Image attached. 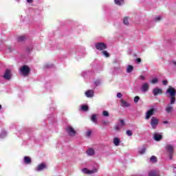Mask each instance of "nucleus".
Wrapping results in <instances>:
<instances>
[{"label": "nucleus", "instance_id": "nucleus-5", "mask_svg": "<svg viewBox=\"0 0 176 176\" xmlns=\"http://www.w3.org/2000/svg\"><path fill=\"white\" fill-rule=\"evenodd\" d=\"M166 94H169L170 97H175L176 91L173 87H169L166 90Z\"/></svg>", "mask_w": 176, "mask_h": 176}, {"label": "nucleus", "instance_id": "nucleus-15", "mask_svg": "<svg viewBox=\"0 0 176 176\" xmlns=\"http://www.w3.org/2000/svg\"><path fill=\"white\" fill-rule=\"evenodd\" d=\"M121 107H123V108H129L130 107V103L127 102L124 100L122 99L121 101Z\"/></svg>", "mask_w": 176, "mask_h": 176}, {"label": "nucleus", "instance_id": "nucleus-37", "mask_svg": "<svg viewBox=\"0 0 176 176\" xmlns=\"http://www.w3.org/2000/svg\"><path fill=\"white\" fill-rule=\"evenodd\" d=\"M140 101V96H135L134 98V102H138Z\"/></svg>", "mask_w": 176, "mask_h": 176}, {"label": "nucleus", "instance_id": "nucleus-9", "mask_svg": "<svg viewBox=\"0 0 176 176\" xmlns=\"http://www.w3.org/2000/svg\"><path fill=\"white\" fill-rule=\"evenodd\" d=\"M140 89L143 93H146L148 90H149V84L148 82H144L142 85Z\"/></svg>", "mask_w": 176, "mask_h": 176}, {"label": "nucleus", "instance_id": "nucleus-34", "mask_svg": "<svg viewBox=\"0 0 176 176\" xmlns=\"http://www.w3.org/2000/svg\"><path fill=\"white\" fill-rule=\"evenodd\" d=\"M126 134L129 135V137H131V135H133V132L130 130H127L126 131Z\"/></svg>", "mask_w": 176, "mask_h": 176}, {"label": "nucleus", "instance_id": "nucleus-32", "mask_svg": "<svg viewBox=\"0 0 176 176\" xmlns=\"http://www.w3.org/2000/svg\"><path fill=\"white\" fill-rule=\"evenodd\" d=\"M170 104H175V96H170Z\"/></svg>", "mask_w": 176, "mask_h": 176}, {"label": "nucleus", "instance_id": "nucleus-50", "mask_svg": "<svg viewBox=\"0 0 176 176\" xmlns=\"http://www.w3.org/2000/svg\"><path fill=\"white\" fill-rule=\"evenodd\" d=\"M2 109V105L0 104V110Z\"/></svg>", "mask_w": 176, "mask_h": 176}, {"label": "nucleus", "instance_id": "nucleus-7", "mask_svg": "<svg viewBox=\"0 0 176 176\" xmlns=\"http://www.w3.org/2000/svg\"><path fill=\"white\" fill-rule=\"evenodd\" d=\"M155 113V109H151L148 110L146 113V117L145 119L146 120L151 119V116H153V114Z\"/></svg>", "mask_w": 176, "mask_h": 176}, {"label": "nucleus", "instance_id": "nucleus-18", "mask_svg": "<svg viewBox=\"0 0 176 176\" xmlns=\"http://www.w3.org/2000/svg\"><path fill=\"white\" fill-rule=\"evenodd\" d=\"M32 160L31 157H28V156H25L23 158V162L25 163V164H31L32 163Z\"/></svg>", "mask_w": 176, "mask_h": 176}, {"label": "nucleus", "instance_id": "nucleus-44", "mask_svg": "<svg viewBox=\"0 0 176 176\" xmlns=\"http://www.w3.org/2000/svg\"><path fill=\"white\" fill-rule=\"evenodd\" d=\"M45 67L46 68H52V67H53V65H46Z\"/></svg>", "mask_w": 176, "mask_h": 176}, {"label": "nucleus", "instance_id": "nucleus-36", "mask_svg": "<svg viewBox=\"0 0 176 176\" xmlns=\"http://www.w3.org/2000/svg\"><path fill=\"white\" fill-rule=\"evenodd\" d=\"M102 115L103 116H109V113L107 111H103Z\"/></svg>", "mask_w": 176, "mask_h": 176}, {"label": "nucleus", "instance_id": "nucleus-1", "mask_svg": "<svg viewBox=\"0 0 176 176\" xmlns=\"http://www.w3.org/2000/svg\"><path fill=\"white\" fill-rule=\"evenodd\" d=\"M166 152L169 156L170 160H173V156L174 155V146L168 144L166 146Z\"/></svg>", "mask_w": 176, "mask_h": 176}, {"label": "nucleus", "instance_id": "nucleus-35", "mask_svg": "<svg viewBox=\"0 0 176 176\" xmlns=\"http://www.w3.org/2000/svg\"><path fill=\"white\" fill-rule=\"evenodd\" d=\"M102 53L104 54V56H105V57H109V53H108L107 51H102Z\"/></svg>", "mask_w": 176, "mask_h": 176}, {"label": "nucleus", "instance_id": "nucleus-31", "mask_svg": "<svg viewBox=\"0 0 176 176\" xmlns=\"http://www.w3.org/2000/svg\"><path fill=\"white\" fill-rule=\"evenodd\" d=\"M123 23L125 25H129V18L125 17L123 20Z\"/></svg>", "mask_w": 176, "mask_h": 176}, {"label": "nucleus", "instance_id": "nucleus-29", "mask_svg": "<svg viewBox=\"0 0 176 176\" xmlns=\"http://www.w3.org/2000/svg\"><path fill=\"white\" fill-rule=\"evenodd\" d=\"M166 111L168 113H170V112H171V111H173V107L171 106H168L166 109Z\"/></svg>", "mask_w": 176, "mask_h": 176}, {"label": "nucleus", "instance_id": "nucleus-30", "mask_svg": "<svg viewBox=\"0 0 176 176\" xmlns=\"http://www.w3.org/2000/svg\"><path fill=\"white\" fill-rule=\"evenodd\" d=\"M101 123L102 126H108V124H109V122L104 120L101 121Z\"/></svg>", "mask_w": 176, "mask_h": 176}, {"label": "nucleus", "instance_id": "nucleus-23", "mask_svg": "<svg viewBox=\"0 0 176 176\" xmlns=\"http://www.w3.org/2000/svg\"><path fill=\"white\" fill-rule=\"evenodd\" d=\"M133 69H134V67H133V65H128V67L126 68L127 74H130V73L133 72Z\"/></svg>", "mask_w": 176, "mask_h": 176}, {"label": "nucleus", "instance_id": "nucleus-19", "mask_svg": "<svg viewBox=\"0 0 176 176\" xmlns=\"http://www.w3.org/2000/svg\"><path fill=\"white\" fill-rule=\"evenodd\" d=\"M80 108L82 112H87V111H89V106H87V104H82Z\"/></svg>", "mask_w": 176, "mask_h": 176}, {"label": "nucleus", "instance_id": "nucleus-51", "mask_svg": "<svg viewBox=\"0 0 176 176\" xmlns=\"http://www.w3.org/2000/svg\"><path fill=\"white\" fill-rule=\"evenodd\" d=\"M115 69H119V68H115Z\"/></svg>", "mask_w": 176, "mask_h": 176}, {"label": "nucleus", "instance_id": "nucleus-21", "mask_svg": "<svg viewBox=\"0 0 176 176\" xmlns=\"http://www.w3.org/2000/svg\"><path fill=\"white\" fill-rule=\"evenodd\" d=\"M113 144L116 145V146H119V144H120V139L118 138H115L113 139Z\"/></svg>", "mask_w": 176, "mask_h": 176}, {"label": "nucleus", "instance_id": "nucleus-22", "mask_svg": "<svg viewBox=\"0 0 176 176\" xmlns=\"http://www.w3.org/2000/svg\"><path fill=\"white\" fill-rule=\"evenodd\" d=\"M114 2L116 5H118V6L124 4V0H114Z\"/></svg>", "mask_w": 176, "mask_h": 176}, {"label": "nucleus", "instance_id": "nucleus-17", "mask_svg": "<svg viewBox=\"0 0 176 176\" xmlns=\"http://www.w3.org/2000/svg\"><path fill=\"white\" fill-rule=\"evenodd\" d=\"M46 168V164L45 163H41L36 168V171H42V170H45Z\"/></svg>", "mask_w": 176, "mask_h": 176}, {"label": "nucleus", "instance_id": "nucleus-33", "mask_svg": "<svg viewBox=\"0 0 176 176\" xmlns=\"http://www.w3.org/2000/svg\"><path fill=\"white\" fill-rule=\"evenodd\" d=\"M157 82H159V80L156 78H153V80H151V83H153V85L157 83Z\"/></svg>", "mask_w": 176, "mask_h": 176}, {"label": "nucleus", "instance_id": "nucleus-25", "mask_svg": "<svg viewBox=\"0 0 176 176\" xmlns=\"http://www.w3.org/2000/svg\"><path fill=\"white\" fill-rule=\"evenodd\" d=\"M87 155H89V156H93V155H94V149L89 148L87 151Z\"/></svg>", "mask_w": 176, "mask_h": 176}, {"label": "nucleus", "instance_id": "nucleus-4", "mask_svg": "<svg viewBox=\"0 0 176 176\" xmlns=\"http://www.w3.org/2000/svg\"><path fill=\"white\" fill-rule=\"evenodd\" d=\"M157 124H159V120L155 117H152L151 120V126L152 129H156V127H157Z\"/></svg>", "mask_w": 176, "mask_h": 176}, {"label": "nucleus", "instance_id": "nucleus-12", "mask_svg": "<svg viewBox=\"0 0 176 176\" xmlns=\"http://www.w3.org/2000/svg\"><path fill=\"white\" fill-rule=\"evenodd\" d=\"M148 176H160V173L157 170H153L148 172Z\"/></svg>", "mask_w": 176, "mask_h": 176}, {"label": "nucleus", "instance_id": "nucleus-42", "mask_svg": "<svg viewBox=\"0 0 176 176\" xmlns=\"http://www.w3.org/2000/svg\"><path fill=\"white\" fill-rule=\"evenodd\" d=\"M26 50H27V52H31V50H32V47H28L26 48Z\"/></svg>", "mask_w": 176, "mask_h": 176}, {"label": "nucleus", "instance_id": "nucleus-46", "mask_svg": "<svg viewBox=\"0 0 176 176\" xmlns=\"http://www.w3.org/2000/svg\"><path fill=\"white\" fill-rule=\"evenodd\" d=\"M32 1L33 0H27V2H28V3H32Z\"/></svg>", "mask_w": 176, "mask_h": 176}, {"label": "nucleus", "instance_id": "nucleus-2", "mask_svg": "<svg viewBox=\"0 0 176 176\" xmlns=\"http://www.w3.org/2000/svg\"><path fill=\"white\" fill-rule=\"evenodd\" d=\"M66 131L70 137H75L76 135V131H75L71 126H67L66 127Z\"/></svg>", "mask_w": 176, "mask_h": 176}, {"label": "nucleus", "instance_id": "nucleus-24", "mask_svg": "<svg viewBox=\"0 0 176 176\" xmlns=\"http://www.w3.org/2000/svg\"><path fill=\"white\" fill-rule=\"evenodd\" d=\"M146 151V147L145 146V145H143L142 148L139 151V153L140 155H144V153H145Z\"/></svg>", "mask_w": 176, "mask_h": 176}, {"label": "nucleus", "instance_id": "nucleus-10", "mask_svg": "<svg viewBox=\"0 0 176 176\" xmlns=\"http://www.w3.org/2000/svg\"><path fill=\"white\" fill-rule=\"evenodd\" d=\"M3 78L7 80H10V79L12 78V74L10 69L6 70V72L3 75Z\"/></svg>", "mask_w": 176, "mask_h": 176}, {"label": "nucleus", "instance_id": "nucleus-20", "mask_svg": "<svg viewBox=\"0 0 176 176\" xmlns=\"http://www.w3.org/2000/svg\"><path fill=\"white\" fill-rule=\"evenodd\" d=\"M91 120L95 123V124H97V123H98V122L97 121V115L96 114H93L91 118Z\"/></svg>", "mask_w": 176, "mask_h": 176}, {"label": "nucleus", "instance_id": "nucleus-40", "mask_svg": "<svg viewBox=\"0 0 176 176\" xmlns=\"http://www.w3.org/2000/svg\"><path fill=\"white\" fill-rule=\"evenodd\" d=\"M91 135V131H88L87 132V137H90Z\"/></svg>", "mask_w": 176, "mask_h": 176}, {"label": "nucleus", "instance_id": "nucleus-13", "mask_svg": "<svg viewBox=\"0 0 176 176\" xmlns=\"http://www.w3.org/2000/svg\"><path fill=\"white\" fill-rule=\"evenodd\" d=\"M153 138H154L155 141H161V140H162V138H163V135H162L157 133H155L153 135Z\"/></svg>", "mask_w": 176, "mask_h": 176}, {"label": "nucleus", "instance_id": "nucleus-11", "mask_svg": "<svg viewBox=\"0 0 176 176\" xmlns=\"http://www.w3.org/2000/svg\"><path fill=\"white\" fill-rule=\"evenodd\" d=\"M124 126V120H120V123L117 125H116V130H117L118 131H119V130H120V129H122V127H123Z\"/></svg>", "mask_w": 176, "mask_h": 176}, {"label": "nucleus", "instance_id": "nucleus-41", "mask_svg": "<svg viewBox=\"0 0 176 176\" xmlns=\"http://www.w3.org/2000/svg\"><path fill=\"white\" fill-rule=\"evenodd\" d=\"M162 83H163V85H164V86H167V84L168 83V82L165 80H163V81H162Z\"/></svg>", "mask_w": 176, "mask_h": 176}, {"label": "nucleus", "instance_id": "nucleus-49", "mask_svg": "<svg viewBox=\"0 0 176 176\" xmlns=\"http://www.w3.org/2000/svg\"><path fill=\"white\" fill-rule=\"evenodd\" d=\"M2 134L4 135H6V131H3L2 132Z\"/></svg>", "mask_w": 176, "mask_h": 176}, {"label": "nucleus", "instance_id": "nucleus-45", "mask_svg": "<svg viewBox=\"0 0 176 176\" xmlns=\"http://www.w3.org/2000/svg\"><path fill=\"white\" fill-rule=\"evenodd\" d=\"M140 78L142 80H145V76H140Z\"/></svg>", "mask_w": 176, "mask_h": 176}, {"label": "nucleus", "instance_id": "nucleus-16", "mask_svg": "<svg viewBox=\"0 0 176 176\" xmlns=\"http://www.w3.org/2000/svg\"><path fill=\"white\" fill-rule=\"evenodd\" d=\"M85 96L88 97V98H90L94 96V91L89 89L87 92H85Z\"/></svg>", "mask_w": 176, "mask_h": 176}, {"label": "nucleus", "instance_id": "nucleus-38", "mask_svg": "<svg viewBox=\"0 0 176 176\" xmlns=\"http://www.w3.org/2000/svg\"><path fill=\"white\" fill-rule=\"evenodd\" d=\"M162 20V16H157L155 19V21H160Z\"/></svg>", "mask_w": 176, "mask_h": 176}, {"label": "nucleus", "instance_id": "nucleus-26", "mask_svg": "<svg viewBox=\"0 0 176 176\" xmlns=\"http://www.w3.org/2000/svg\"><path fill=\"white\" fill-rule=\"evenodd\" d=\"M150 162H151V163H157V157H156V156L155 155L151 156V157L150 158Z\"/></svg>", "mask_w": 176, "mask_h": 176}, {"label": "nucleus", "instance_id": "nucleus-48", "mask_svg": "<svg viewBox=\"0 0 176 176\" xmlns=\"http://www.w3.org/2000/svg\"><path fill=\"white\" fill-rule=\"evenodd\" d=\"M172 63H173V64L174 65H175V67H176V61L173 60Z\"/></svg>", "mask_w": 176, "mask_h": 176}, {"label": "nucleus", "instance_id": "nucleus-43", "mask_svg": "<svg viewBox=\"0 0 176 176\" xmlns=\"http://www.w3.org/2000/svg\"><path fill=\"white\" fill-rule=\"evenodd\" d=\"M136 63H141V58H138L136 59Z\"/></svg>", "mask_w": 176, "mask_h": 176}, {"label": "nucleus", "instance_id": "nucleus-28", "mask_svg": "<svg viewBox=\"0 0 176 176\" xmlns=\"http://www.w3.org/2000/svg\"><path fill=\"white\" fill-rule=\"evenodd\" d=\"M23 41H25V36H21L18 37V42H23Z\"/></svg>", "mask_w": 176, "mask_h": 176}, {"label": "nucleus", "instance_id": "nucleus-47", "mask_svg": "<svg viewBox=\"0 0 176 176\" xmlns=\"http://www.w3.org/2000/svg\"><path fill=\"white\" fill-rule=\"evenodd\" d=\"M163 123H164V124H167L168 123V121H164Z\"/></svg>", "mask_w": 176, "mask_h": 176}, {"label": "nucleus", "instance_id": "nucleus-39", "mask_svg": "<svg viewBox=\"0 0 176 176\" xmlns=\"http://www.w3.org/2000/svg\"><path fill=\"white\" fill-rule=\"evenodd\" d=\"M122 96H123V95H122L121 93H118V94H117V97H118V98H122Z\"/></svg>", "mask_w": 176, "mask_h": 176}, {"label": "nucleus", "instance_id": "nucleus-6", "mask_svg": "<svg viewBox=\"0 0 176 176\" xmlns=\"http://www.w3.org/2000/svg\"><path fill=\"white\" fill-rule=\"evenodd\" d=\"M96 48L97 50H105L107 45L104 43H98L96 44Z\"/></svg>", "mask_w": 176, "mask_h": 176}, {"label": "nucleus", "instance_id": "nucleus-3", "mask_svg": "<svg viewBox=\"0 0 176 176\" xmlns=\"http://www.w3.org/2000/svg\"><path fill=\"white\" fill-rule=\"evenodd\" d=\"M30 67H28V66H27L26 65L21 67V73L22 74V75H23V76H27L28 74H30Z\"/></svg>", "mask_w": 176, "mask_h": 176}, {"label": "nucleus", "instance_id": "nucleus-27", "mask_svg": "<svg viewBox=\"0 0 176 176\" xmlns=\"http://www.w3.org/2000/svg\"><path fill=\"white\" fill-rule=\"evenodd\" d=\"M95 86H101V80L98 79L94 81Z\"/></svg>", "mask_w": 176, "mask_h": 176}, {"label": "nucleus", "instance_id": "nucleus-8", "mask_svg": "<svg viewBox=\"0 0 176 176\" xmlns=\"http://www.w3.org/2000/svg\"><path fill=\"white\" fill-rule=\"evenodd\" d=\"M153 96H159V94H163V90L159 87H155L153 89Z\"/></svg>", "mask_w": 176, "mask_h": 176}, {"label": "nucleus", "instance_id": "nucleus-14", "mask_svg": "<svg viewBox=\"0 0 176 176\" xmlns=\"http://www.w3.org/2000/svg\"><path fill=\"white\" fill-rule=\"evenodd\" d=\"M82 173H84L85 174H93L94 173H97V169L89 170V169L85 168L82 169Z\"/></svg>", "mask_w": 176, "mask_h": 176}]
</instances>
